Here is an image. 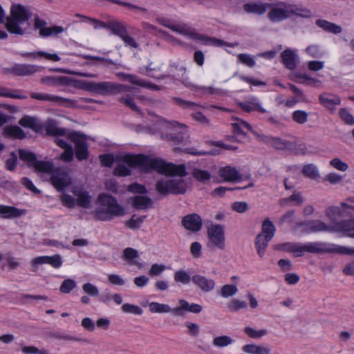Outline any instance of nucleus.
<instances>
[{
  "mask_svg": "<svg viewBox=\"0 0 354 354\" xmlns=\"http://www.w3.org/2000/svg\"><path fill=\"white\" fill-rule=\"evenodd\" d=\"M23 24L24 23L20 21L14 19L11 17H8L6 19L5 26L10 34L23 35L25 34L24 29L21 27V25Z\"/></svg>",
  "mask_w": 354,
  "mask_h": 354,
  "instance_id": "nucleus-36",
  "label": "nucleus"
},
{
  "mask_svg": "<svg viewBox=\"0 0 354 354\" xmlns=\"http://www.w3.org/2000/svg\"><path fill=\"white\" fill-rule=\"evenodd\" d=\"M99 205L93 212L92 215L98 221H111L115 217L125 214L124 207L119 204L117 198L106 193H100L97 198Z\"/></svg>",
  "mask_w": 354,
  "mask_h": 354,
  "instance_id": "nucleus-2",
  "label": "nucleus"
},
{
  "mask_svg": "<svg viewBox=\"0 0 354 354\" xmlns=\"http://www.w3.org/2000/svg\"><path fill=\"white\" fill-rule=\"evenodd\" d=\"M76 287V282L71 279H67L62 283L59 290L64 294L70 293Z\"/></svg>",
  "mask_w": 354,
  "mask_h": 354,
  "instance_id": "nucleus-62",
  "label": "nucleus"
},
{
  "mask_svg": "<svg viewBox=\"0 0 354 354\" xmlns=\"http://www.w3.org/2000/svg\"><path fill=\"white\" fill-rule=\"evenodd\" d=\"M118 76L124 81H128L131 84L140 87L147 88L151 91H160V86L148 82L145 80L140 79L136 75L132 74H127L124 73H118Z\"/></svg>",
  "mask_w": 354,
  "mask_h": 354,
  "instance_id": "nucleus-16",
  "label": "nucleus"
},
{
  "mask_svg": "<svg viewBox=\"0 0 354 354\" xmlns=\"http://www.w3.org/2000/svg\"><path fill=\"white\" fill-rule=\"evenodd\" d=\"M192 176L194 179L201 183L209 181L212 177L209 171L198 168L193 169Z\"/></svg>",
  "mask_w": 354,
  "mask_h": 354,
  "instance_id": "nucleus-53",
  "label": "nucleus"
},
{
  "mask_svg": "<svg viewBox=\"0 0 354 354\" xmlns=\"http://www.w3.org/2000/svg\"><path fill=\"white\" fill-rule=\"evenodd\" d=\"M248 307V304L244 301L239 299H232L227 305V308L230 312H237L241 309H245Z\"/></svg>",
  "mask_w": 354,
  "mask_h": 354,
  "instance_id": "nucleus-60",
  "label": "nucleus"
},
{
  "mask_svg": "<svg viewBox=\"0 0 354 354\" xmlns=\"http://www.w3.org/2000/svg\"><path fill=\"white\" fill-rule=\"evenodd\" d=\"M308 114L303 110H296L292 114V118L297 124H303L308 120Z\"/></svg>",
  "mask_w": 354,
  "mask_h": 354,
  "instance_id": "nucleus-58",
  "label": "nucleus"
},
{
  "mask_svg": "<svg viewBox=\"0 0 354 354\" xmlns=\"http://www.w3.org/2000/svg\"><path fill=\"white\" fill-rule=\"evenodd\" d=\"M123 257L129 264L136 266L139 268L141 267L140 263L135 261V259L139 257L138 252L136 249L132 248H125L123 251Z\"/></svg>",
  "mask_w": 354,
  "mask_h": 354,
  "instance_id": "nucleus-42",
  "label": "nucleus"
},
{
  "mask_svg": "<svg viewBox=\"0 0 354 354\" xmlns=\"http://www.w3.org/2000/svg\"><path fill=\"white\" fill-rule=\"evenodd\" d=\"M232 131L236 136H246L245 130L252 131L251 125L243 120H237L236 122L232 123Z\"/></svg>",
  "mask_w": 354,
  "mask_h": 354,
  "instance_id": "nucleus-38",
  "label": "nucleus"
},
{
  "mask_svg": "<svg viewBox=\"0 0 354 354\" xmlns=\"http://www.w3.org/2000/svg\"><path fill=\"white\" fill-rule=\"evenodd\" d=\"M135 216V215H133L125 223L127 227L132 230L138 229L147 218V216H140L136 218Z\"/></svg>",
  "mask_w": 354,
  "mask_h": 354,
  "instance_id": "nucleus-57",
  "label": "nucleus"
},
{
  "mask_svg": "<svg viewBox=\"0 0 354 354\" xmlns=\"http://www.w3.org/2000/svg\"><path fill=\"white\" fill-rule=\"evenodd\" d=\"M51 337L58 340H65L71 342H82V339L75 336L70 335L67 333L55 331L52 333Z\"/></svg>",
  "mask_w": 354,
  "mask_h": 354,
  "instance_id": "nucleus-56",
  "label": "nucleus"
},
{
  "mask_svg": "<svg viewBox=\"0 0 354 354\" xmlns=\"http://www.w3.org/2000/svg\"><path fill=\"white\" fill-rule=\"evenodd\" d=\"M51 174L50 183L57 191H64L71 184V178L66 172L57 169Z\"/></svg>",
  "mask_w": 354,
  "mask_h": 354,
  "instance_id": "nucleus-17",
  "label": "nucleus"
},
{
  "mask_svg": "<svg viewBox=\"0 0 354 354\" xmlns=\"http://www.w3.org/2000/svg\"><path fill=\"white\" fill-rule=\"evenodd\" d=\"M41 67L37 65L28 64H15L8 69L9 72L17 76H29L38 71Z\"/></svg>",
  "mask_w": 354,
  "mask_h": 354,
  "instance_id": "nucleus-19",
  "label": "nucleus"
},
{
  "mask_svg": "<svg viewBox=\"0 0 354 354\" xmlns=\"http://www.w3.org/2000/svg\"><path fill=\"white\" fill-rule=\"evenodd\" d=\"M156 191L162 195L183 194L186 192L187 187L183 180H158L156 184Z\"/></svg>",
  "mask_w": 354,
  "mask_h": 354,
  "instance_id": "nucleus-9",
  "label": "nucleus"
},
{
  "mask_svg": "<svg viewBox=\"0 0 354 354\" xmlns=\"http://www.w3.org/2000/svg\"><path fill=\"white\" fill-rule=\"evenodd\" d=\"M18 154L19 159L26 162L28 167H32L37 159V156L33 152L23 149H19Z\"/></svg>",
  "mask_w": 354,
  "mask_h": 354,
  "instance_id": "nucleus-51",
  "label": "nucleus"
},
{
  "mask_svg": "<svg viewBox=\"0 0 354 354\" xmlns=\"http://www.w3.org/2000/svg\"><path fill=\"white\" fill-rule=\"evenodd\" d=\"M289 12L290 17L291 15H295L297 17L302 18H310L312 16V12L310 11V10L302 6H290Z\"/></svg>",
  "mask_w": 354,
  "mask_h": 354,
  "instance_id": "nucleus-43",
  "label": "nucleus"
},
{
  "mask_svg": "<svg viewBox=\"0 0 354 354\" xmlns=\"http://www.w3.org/2000/svg\"><path fill=\"white\" fill-rule=\"evenodd\" d=\"M244 333L250 338L259 339L268 334L267 329L256 330L250 326L245 327Z\"/></svg>",
  "mask_w": 354,
  "mask_h": 354,
  "instance_id": "nucleus-55",
  "label": "nucleus"
},
{
  "mask_svg": "<svg viewBox=\"0 0 354 354\" xmlns=\"http://www.w3.org/2000/svg\"><path fill=\"white\" fill-rule=\"evenodd\" d=\"M192 281L205 292H211L215 288V282L213 279L200 274L193 275L192 277Z\"/></svg>",
  "mask_w": 354,
  "mask_h": 354,
  "instance_id": "nucleus-23",
  "label": "nucleus"
},
{
  "mask_svg": "<svg viewBox=\"0 0 354 354\" xmlns=\"http://www.w3.org/2000/svg\"><path fill=\"white\" fill-rule=\"evenodd\" d=\"M275 232L276 227L273 223L269 218H266L262 223V232L261 234H264L268 239H272L274 236Z\"/></svg>",
  "mask_w": 354,
  "mask_h": 354,
  "instance_id": "nucleus-49",
  "label": "nucleus"
},
{
  "mask_svg": "<svg viewBox=\"0 0 354 354\" xmlns=\"http://www.w3.org/2000/svg\"><path fill=\"white\" fill-rule=\"evenodd\" d=\"M63 261L59 254L53 256H39L32 260V266H37L41 264H48L55 269L62 267Z\"/></svg>",
  "mask_w": 354,
  "mask_h": 354,
  "instance_id": "nucleus-20",
  "label": "nucleus"
},
{
  "mask_svg": "<svg viewBox=\"0 0 354 354\" xmlns=\"http://www.w3.org/2000/svg\"><path fill=\"white\" fill-rule=\"evenodd\" d=\"M181 225L187 230L197 232L202 229L203 220L196 213L189 214L182 218Z\"/></svg>",
  "mask_w": 354,
  "mask_h": 354,
  "instance_id": "nucleus-15",
  "label": "nucleus"
},
{
  "mask_svg": "<svg viewBox=\"0 0 354 354\" xmlns=\"http://www.w3.org/2000/svg\"><path fill=\"white\" fill-rule=\"evenodd\" d=\"M30 97L32 99L48 101L59 105H66V104L71 102V100L69 99L48 93H32Z\"/></svg>",
  "mask_w": 354,
  "mask_h": 354,
  "instance_id": "nucleus-22",
  "label": "nucleus"
},
{
  "mask_svg": "<svg viewBox=\"0 0 354 354\" xmlns=\"http://www.w3.org/2000/svg\"><path fill=\"white\" fill-rule=\"evenodd\" d=\"M21 56L23 57H32L36 58V56L44 57L48 60H51L53 62H59L61 58L56 53H48L44 51H37V52H24L20 53Z\"/></svg>",
  "mask_w": 354,
  "mask_h": 354,
  "instance_id": "nucleus-40",
  "label": "nucleus"
},
{
  "mask_svg": "<svg viewBox=\"0 0 354 354\" xmlns=\"http://www.w3.org/2000/svg\"><path fill=\"white\" fill-rule=\"evenodd\" d=\"M30 13L22 5L17 4L11 7L10 17L25 23L30 19Z\"/></svg>",
  "mask_w": 354,
  "mask_h": 354,
  "instance_id": "nucleus-29",
  "label": "nucleus"
},
{
  "mask_svg": "<svg viewBox=\"0 0 354 354\" xmlns=\"http://www.w3.org/2000/svg\"><path fill=\"white\" fill-rule=\"evenodd\" d=\"M130 201L132 207L136 210L147 209L153 204L152 200L146 196H135Z\"/></svg>",
  "mask_w": 354,
  "mask_h": 354,
  "instance_id": "nucleus-32",
  "label": "nucleus"
},
{
  "mask_svg": "<svg viewBox=\"0 0 354 354\" xmlns=\"http://www.w3.org/2000/svg\"><path fill=\"white\" fill-rule=\"evenodd\" d=\"M271 8L272 9L268 14V17L272 22H279L290 18L289 10L280 7Z\"/></svg>",
  "mask_w": 354,
  "mask_h": 354,
  "instance_id": "nucleus-31",
  "label": "nucleus"
},
{
  "mask_svg": "<svg viewBox=\"0 0 354 354\" xmlns=\"http://www.w3.org/2000/svg\"><path fill=\"white\" fill-rule=\"evenodd\" d=\"M70 79L68 77L60 76L57 77L46 76L41 79V82L48 85H67L69 84Z\"/></svg>",
  "mask_w": 354,
  "mask_h": 354,
  "instance_id": "nucleus-47",
  "label": "nucleus"
},
{
  "mask_svg": "<svg viewBox=\"0 0 354 354\" xmlns=\"http://www.w3.org/2000/svg\"><path fill=\"white\" fill-rule=\"evenodd\" d=\"M331 232L341 234L346 237L354 238V219L333 222Z\"/></svg>",
  "mask_w": 354,
  "mask_h": 354,
  "instance_id": "nucleus-14",
  "label": "nucleus"
},
{
  "mask_svg": "<svg viewBox=\"0 0 354 354\" xmlns=\"http://www.w3.org/2000/svg\"><path fill=\"white\" fill-rule=\"evenodd\" d=\"M32 167H34L37 171L46 174H51L54 171V167L51 162L37 160V159L33 164Z\"/></svg>",
  "mask_w": 354,
  "mask_h": 354,
  "instance_id": "nucleus-44",
  "label": "nucleus"
},
{
  "mask_svg": "<svg viewBox=\"0 0 354 354\" xmlns=\"http://www.w3.org/2000/svg\"><path fill=\"white\" fill-rule=\"evenodd\" d=\"M149 310L153 313H171L173 308L169 305L153 301L149 304Z\"/></svg>",
  "mask_w": 354,
  "mask_h": 354,
  "instance_id": "nucleus-50",
  "label": "nucleus"
},
{
  "mask_svg": "<svg viewBox=\"0 0 354 354\" xmlns=\"http://www.w3.org/2000/svg\"><path fill=\"white\" fill-rule=\"evenodd\" d=\"M19 124L25 128H29L34 132L42 133V123L37 118L25 115L19 120Z\"/></svg>",
  "mask_w": 354,
  "mask_h": 354,
  "instance_id": "nucleus-26",
  "label": "nucleus"
},
{
  "mask_svg": "<svg viewBox=\"0 0 354 354\" xmlns=\"http://www.w3.org/2000/svg\"><path fill=\"white\" fill-rule=\"evenodd\" d=\"M119 101L124 104L127 107L130 108L132 111L139 112L140 109L134 102V98L130 95L120 97Z\"/></svg>",
  "mask_w": 354,
  "mask_h": 354,
  "instance_id": "nucleus-61",
  "label": "nucleus"
},
{
  "mask_svg": "<svg viewBox=\"0 0 354 354\" xmlns=\"http://www.w3.org/2000/svg\"><path fill=\"white\" fill-rule=\"evenodd\" d=\"M157 126L162 130L161 138L174 145H186L189 142V133L186 125L176 121L160 120Z\"/></svg>",
  "mask_w": 354,
  "mask_h": 354,
  "instance_id": "nucleus-4",
  "label": "nucleus"
},
{
  "mask_svg": "<svg viewBox=\"0 0 354 354\" xmlns=\"http://www.w3.org/2000/svg\"><path fill=\"white\" fill-rule=\"evenodd\" d=\"M270 143L274 148L278 150L290 149L292 146L291 142L279 138H272Z\"/></svg>",
  "mask_w": 354,
  "mask_h": 354,
  "instance_id": "nucleus-52",
  "label": "nucleus"
},
{
  "mask_svg": "<svg viewBox=\"0 0 354 354\" xmlns=\"http://www.w3.org/2000/svg\"><path fill=\"white\" fill-rule=\"evenodd\" d=\"M158 21L174 32L187 36L190 39L202 41L204 45L217 47H221L225 45L230 46V45H228L225 41L216 37L198 33L194 28H189L187 25L171 24L169 20L164 18H158Z\"/></svg>",
  "mask_w": 354,
  "mask_h": 354,
  "instance_id": "nucleus-5",
  "label": "nucleus"
},
{
  "mask_svg": "<svg viewBox=\"0 0 354 354\" xmlns=\"http://www.w3.org/2000/svg\"><path fill=\"white\" fill-rule=\"evenodd\" d=\"M254 186V183H251L247 186L243 187H228L220 186L215 188L211 193L212 197H223L225 196L226 192H232L236 189H247L249 187H252Z\"/></svg>",
  "mask_w": 354,
  "mask_h": 354,
  "instance_id": "nucleus-48",
  "label": "nucleus"
},
{
  "mask_svg": "<svg viewBox=\"0 0 354 354\" xmlns=\"http://www.w3.org/2000/svg\"><path fill=\"white\" fill-rule=\"evenodd\" d=\"M207 236L211 243L221 250L225 248L224 227L220 224H211L207 227Z\"/></svg>",
  "mask_w": 354,
  "mask_h": 354,
  "instance_id": "nucleus-11",
  "label": "nucleus"
},
{
  "mask_svg": "<svg viewBox=\"0 0 354 354\" xmlns=\"http://www.w3.org/2000/svg\"><path fill=\"white\" fill-rule=\"evenodd\" d=\"M237 291L238 288L235 285L226 284L221 287L220 295L221 297L227 298L236 295Z\"/></svg>",
  "mask_w": 354,
  "mask_h": 354,
  "instance_id": "nucleus-59",
  "label": "nucleus"
},
{
  "mask_svg": "<svg viewBox=\"0 0 354 354\" xmlns=\"http://www.w3.org/2000/svg\"><path fill=\"white\" fill-rule=\"evenodd\" d=\"M303 175L311 180H316L320 177L317 167L314 164H306L302 169Z\"/></svg>",
  "mask_w": 354,
  "mask_h": 354,
  "instance_id": "nucleus-45",
  "label": "nucleus"
},
{
  "mask_svg": "<svg viewBox=\"0 0 354 354\" xmlns=\"http://www.w3.org/2000/svg\"><path fill=\"white\" fill-rule=\"evenodd\" d=\"M306 252L317 254L336 253L342 255H354V248L322 242H310L306 244L297 243L292 254L295 257H301Z\"/></svg>",
  "mask_w": 354,
  "mask_h": 354,
  "instance_id": "nucleus-3",
  "label": "nucleus"
},
{
  "mask_svg": "<svg viewBox=\"0 0 354 354\" xmlns=\"http://www.w3.org/2000/svg\"><path fill=\"white\" fill-rule=\"evenodd\" d=\"M174 279L176 283H180L183 285H187L192 281V277L189 273L184 270H179L174 272Z\"/></svg>",
  "mask_w": 354,
  "mask_h": 354,
  "instance_id": "nucleus-54",
  "label": "nucleus"
},
{
  "mask_svg": "<svg viewBox=\"0 0 354 354\" xmlns=\"http://www.w3.org/2000/svg\"><path fill=\"white\" fill-rule=\"evenodd\" d=\"M0 96L12 99L25 100L28 97L19 90L10 91L7 88L0 86Z\"/></svg>",
  "mask_w": 354,
  "mask_h": 354,
  "instance_id": "nucleus-46",
  "label": "nucleus"
},
{
  "mask_svg": "<svg viewBox=\"0 0 354 354\" xmlns=\"http://www.w3.org/2000/svg\"><path fill=\"white\" fill-rule=\"evenodd\" d=\"M341 206H330L326 208L325 211L326 216L329 218L331 222H335L334 221L338 218H340L343 216L344 211L342 209L345 210H352L354 211V206L351 205H348L345 202L341 203Z\"/></svg>",
  "mask_w": 354,
  "mask_h": 354,
  "instance_id": "nucleus-21",
  "label": "nucleus"
},
{
  "mask_svg": "<svg viewBox=\"0 0 354 354\" xmlns=\"http://www.w3.org/2000/svg\"><path fill=\"white\" fill-rule=\"evenodd\" d=\"M218 175L225 182H236L241 179L239 171L235 167L229 165L221 167Z\"/></svg>",
  "mask_w": 354,
  "mask_h": 354,
  "instance_id": "nucleus-24",
  "label": "nucleus"
},
{
  "mask_svg": "<svg viewBox=\"0 0 354 354\" xmlns=\"http://www.w3.org/2000/svg\"><path fill=\"white\" fill-rule=\"evenodd\" d=\"M173 100L176 104L183 109L194 111L195 112L192 113V116L195 120L201 123L208 122V119L206 118V116L203 115L201 111H198V109L200 108V105L198 104H196L194 102L185 100L180 97H174Z\"/></svg>",
  "mask_w": 354,
  "mask_h": 354,
  "instance_id": "nucleus-13",
  "label": "nucleus"
},
{
  "mask_svg": "<svg viewBox=\"0 0 354 354\" xmlns=\"http://www.w3.org/2000/svg\"><path fill=\"white\" fill-rule=\"evenodd\" d=\"M81 88L91 93H95L100 95H116L131 90V86L122 84L111 82H96L91 81L82 82Z\"/></svg>",
  "mask_w": 354,
  "mask_h": 354,
  "instance_id": "nucleus-6",
  "label": "nucleus"
},
{
  "mask_svg": "<svg viewBox=\"0 0 354 354\" xmlns=\"http://www.w3.org/2000/svg\"><path fill=\"white\" fill-rule=\"evenodd\" d=\"M46 21L39 17L34 19V28L39 30V36L41 37H48L50 36H57L64 32V28L59 26H53L46 27Z\"/></svg>",
  "mask_w": 354,
  "mask_h": 354,
  "instance_id": "nucleus-12",
  "label": "nucleus"
},
{
  "mask_svg": "<svg viewBox=\"0 0 354 354\" xmlns=\"http://www.w3.org/2000/svg\"><path fill=\"white\" fill-rule=\"evenodd\" d=\"M46 132L47 136H64L67 135L66 129L64 128H59L55 122L53 120H48L45 124L42 123V133Z\"/></svg>",
  "mask_w": 354,
  "mask_h": 354,
  "instance_id": "nucleus-27",
  "label": "nucleus"
},
{
  "mask_svg": "<svg viewBox=\"0 0 354 354\" xmlns=\"http://www.w3.org/2000/svg\"><path fill=\"white\" fill-rule=\"evenodd\" d=\"M316 24L317 26L322 28L324 30L334 34H339L342 32V30L340 26L324 19H317L316 21Z\"/></svg>",
  "mask_w": 354,
  "mask_h": 354,
  "instance_id": "nucleus-41",
  "label": "nucleus"
},
{
  "mask_svg": "<svg viewBox=\"0 0 354 354\" xmlns=\"http://www.w3.org/2000/svg\"><path fill=\"white\" fill-rule=\"evenodd\" d=\"M179 306L173 308L172 314L176 316H183L185 311L192 313H199L202 311V306L198 304H189L187 300L180 299L178 301Z\"/></svg>",
  "mask_w": 354,
  "mask_h": 354,
  "instance_id": "nucleus-18",
  "label": "nucleus"
},
{
  "mask_svg": "<svg viewBox=\"0 0 354 354\" xmlns=\"http://www.w3.org/2000/svg\"><path fill=\"white\" fill-rule=\"evenodd\" d=\"M3 134L6 138L12 139L23 140L26 138L24 130L16 125L4 127Z\"/></svg>",
  "mask_w": 354,
  "mask_h": 354,
  "instance_id": "nucleus-35",
  "label": "nucleus"
},
{
  "mask_svg": "<svg viewBox=\"0 0 354 354\" xmlns=\"http://www.w3.org/2000/svg\"><path fill=\"white\" fill-rule=\"evenodd\" d=\"M282 62L289 70H295L297 67V55L291 49L287 48L281 54Z\"/></svg>",
  "mask_w": 354,
  "mask_h": 354,
  "instance_id": "nucleus-28",
  "label": "nucleus"
},
{
  "mask_svg": "<svg viewBox=\"0 0 354 354\" xmlns=\"http://www.w3.org/2000/svg\"><path fill=\"white\" fill-rule=\"evenodd\" d=\"M243 110L246 112L257 111L259 113H264L266 110L261 106L259 100L257 98H252L249 101L241 104Z\"/></svg>",
  "mask_w": 354,
  "mask_h": 354,
  "instance_id": "nucleus-37",
  "label": "nucleus"
},
{
  "mask_svg": "<svg viewBox=\"0 0 354 354\" xmlns=\"http://www.w3.org/2000/svg\"><path fill=\"white\" fill-rule=\"evenodd\" d=\"M319 100L324 106L331 111L335 110L336 106L341 104L339 97L326 93L320 95Z\"/></svg>",
  "mask_w": 354,
  "mask_h": 354,
  "instance_id": "nucleus-33",
  "label": "nucleus"
},
{
  "mask_svg": "<svg viewBox=\"0 0 354 354\" xmlns=\"http://www.w3.org/2000/svg\"><path fill=\"white\" fill-rule=\"evenodd\" d=\"M66 138L75 145L73 151L76 158L79 161L87 160L89 157V151L86 135L77 131H71L67 133Z\"/></svg>",
  "mask_w": 354,
  "mask_h": 354,
  "instance_id": "nucleus-8",
  "label": "nucleus"
},
{
  "mask_svg": "<svg viewBox=\"0 0 354 354\" xmlns=\"http://www.w3.org/2000/svg\"><path fill=\"white\" fill-rule=\"evenodd\" d=\"M72 193L77 196L76 205L80 207L88 208L91 203V196L88 192L82 188H75Z\"/></svg>",
  "mask_w": 354,
  "mask_h": 354,
  "instance_id": "nucleus-25",
  "label": "nucleus"
},
{
  "mask_svg": "<svg viewBox=\"0 0 354 354\" xmlns=\"http://www.w3.org/2000/svg\"><path fill=\"white\" fill-rule=\"evenodd\" d=\"M273 7L272 4L268 3H247L243 6V9L247 13H254L257 15L264 14L267 8Z\"/></svg>",
  "mask_w": 354,
  "mask_h": 354,
  "instance_id": "nucleus-30",
  "label": "nucleus"
},
{
  "mask_svg": "<svg viewBox=\"0 0 354 354\" xmlns=\"http://www.w3.org/2000/svg\"><path fill=\"white\" fill-rule=\"evenodd\" d=\"M21 352L24 354H49L47 350L44 348L39 349L34 346H24L21 347Z\"/></svg>",
  "mask_w": 354,
  "mask_h": 354,
  "instance_id": "nucleus-64",
  "label": "nucleus"
},
{
  "mask_svg": "<svg viewBox=\"0 0 354 354\" xmlns=\"http://www.w3.org/2000/svg\"><path fill=\"white\" fill-rule=\"evenodd\" d=\"M233 339L227 335L218 336L213 339V344L217 347H225L231 344Z\"/></svg>",
  "mask_w": 354,
  "mask_h": 354,
  "instance_id": "nucleus-63",
  "label": "nucleus"
},
{
  "mask_svg": "<svg viewBox=\"0 0 354 354\" xmlns=\"http://www.w3.org/2000/svg\"><path fill=\"white\" fill-rule=\"evenodd\" d=\"M121 160L129 167L138 168L145 172L156 171L168 176L185 177L187 175L184 164L167 162L160 158H153L142 153L125 154Z\"/></svg>",
  "mask_w": 354,
  "mask_h": 354,
  "instance_id": "nucleus-1",
  "label": "nucleus"
},
{
  "mask_svg": "<svg viewBox=\"0 0 354 354\" xmlns=\"http://www.w3.org/2000/svg\"><path fill=\"white\" fill-rule=\"evenodd\" d=\"M76 16L82 18V21L91 24L94 28L97 29L102 28L109 30L113 35H116L120 38L127 32V29L124 24L119 21L110 20L107 22H104L99 19H93L79 14H77Z\"/></svg>",
  "mask_w": 354,
  "mask_h": 354,
  "instance_id": "nucleus-7",
  "label": "nucleus"
},
{
  "mask_svg": "<svg viewBox=\"0 0 354 354\" xmlns=\"http://www.w3.org/2000/svg\"><path fill=\"white\" fill-rule=\"evenodd\" d=\"M304 227V232L307 234L317 233L321 232H331V225H327L320 220H310L296 222L292 226L294 230L297 231Z\"/></svg>",
  "mask_w": 354,
  "mask_h": 354,
  "instance_id": "nucleus-10",
  "label": "nucleus"
},
{
  "mask_svg": "<svg viewBox=\"0 0 354 354\" xmlns=\"http://www.w3.org/2000/svg\"><path fill=\"white\" fill-rule=\"evenodd\" d=\"M272 239H268V238L263 234H259L257 235L255 240V247L259 257H262L264 256L268 243Z\"/></svg>",
  "mask_w": 354,
  "mask_h": 354,
  "instance_id": "nucleus-39",
  "label": "nucleus"
},
{
  "mask_svg": "<svg viewBox=\"0 0 354 354\" xmlns=\"http://www.w3.org/2000/svg\"><path fill=\"white\" fill-rule=\"evenodd\" d=\"M25 210L9 205H0V215L3 218H17L24 214Z\"/></svg>",
  "mask_w": 354,
  "mask_h": 354,
  "instance_id": "nucleus-34",
  "label": "nucleus"
}]
</instances>
